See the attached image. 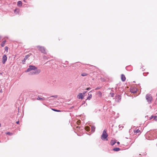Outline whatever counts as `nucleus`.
Here are the masks:
<instances>
[{"instance_id":"obj_1","label":"nucleus","mask_w":157,"mask_h":157,"mask_svg":"<svg viewBox=\"0 0 157 157\" xmlns=\"http://www.w3.org/2000/svg\"><path fill=\"white\" fill-rule=\"evenodd\" d=\"M29 73V75H34L35 74H38L40 73L41 70L40 69H37V67L35 66L29 65L27 70L25 71L26 72H30Z\"/></svg>"},{"instance_id":"obj_2","label":"nucleus","mask_w":157,"mask_h":157,"mask_svg":"<svg viewBox=\"0 0 157 157\" xmlns=\"http://www.w3.org/2000/svg\"><path fill=\"white\" fill-rule=\"evenodd\" d=\"M108 136V135L106 133V130L104 129L103 132L101 136V139L103 140H108V139L107 138Z\"/></svg>"},{"instance_id":"obj_3","label":"nucleus","mask_w":157,"mask_h":157,"mask_svg":"<svg viewBox=\"0 0 157 157\" xmlns=\"http://www.w3.org/2000/svg\"><path fill=\"white\" fill-rule=\"evenodd\" d=\"M146 99L149 103H150L152 101V97L151 95L149 94H147L146 96Z\"/></svg>"},{"instance_id":"obj_4","label":"nucleus","mask_w":157,"mask_h":157,"mask_svg":"<svg viewBox=\"0 0 157 157\" xmlns=\"http://www.w3.org/2000/svg\"><path fill=\"white\" fill-rule=\"evenodd\" d=\"M37 47L38 48L39 50L41 51L42 53H46L45 48L44 47L38 46H37Z\"/></svg>"},{"instance_id":"obj_5","label":"nucleus","mask_w":157,"mask_h":157,"mask_svg":"<svg viewBox=\"0 0 157 157\" xmlns=\"http://www.w3.org/2000/svg\"><path fill=\"white\" fill-rule=\"evenodd\" d=\"M7 60V57L6 55H4L2 56V63L3 64H4Z\"/></svg>"},{"instance_id":"obj_6","label":"nucleus","mask_w":157,"mask_h":157,"mask_svg":"<svg viewBox=\"0 0 157 157\" xmlns=\"http://www.w3.org/2000/svg\"><path fill=\"white\" fill-rule=\"evenodd\" d=\"M130 91L131 93H134L137 92V89L135 87L131 88L130 89Z\"/></svg>"},{"instance_id":"obj_7","label":"nucleus","mask_w":157,"mask_h":157,"mask_svg":"<svg viewBox=\"0 0 157 157\" xmlns=\"http://www.w3.org/2000/svg\"><path fill=\"white\" fill-rule=\"evenodd\" d=\"M29 55H28L25 56L24 59L22 61V63L23 64H24L25 61V60L29 57Z\"/></svg>"},{"instance_id":"obj_8","label":"nucleus","mask_w":157,"mask_h":157,"mask_svg":"<svg viewBox=\"0 0 157 157\" xmlns=\"http://www.w3.org/2000/svg\"><path fill=\"white\" fill-rule=\"evenodd\" d=\"M116 143V140H115V139H113L111 140V141L110 142V144L111 145L113 146Z\"/></svg>"},{"instance_id":"obj_9","label":"nucleus","mask_w":157,"mask_h":157,"mask_svg":"<svg viewBox=\"0 0 157 157\" xmlns=\"http://www.w3.org/2000/svg\"><path fill=\"white\" fill-rule=\"evenodd\" d=\"M91 92L90 91V92H89L88 94V97H87V99L86 100H90V99L91 98H92V94H91L90 93V92Z\"/></svg>"},{"instance_id":"obj_10","label":"nucleus","mask_w":157,"mask_h":157,"mask_svg":"<svg viewBox=\"0 0 157 157\" xmlns=\"http://www.w3.org/2000/svg\"><path fill=\"white\" fill-rule=\"evenodd\" d=\"M19 9L18 8L14 10V13L16 14H19Z\"/></svg>"},{"instance_id":"obj_11","label":"nucleus","mask_w":157,"mask_h":157,"mask_svg":"<svg viewBox=\"0 0 157 157\" xmlns=\"http://www.w3.org/2000/svg\"><path fill=\"white\" fill-rule=\"evenodd\" d=\"M78 98L79 99H82L83 98V95L82 93H80L78 95Z\"/></svg>"},{"instance_id":"obj_12","label":"nucleus","mask_w":157,"mask_h":157,"mask_svg":"<svg viewBox=\"0 0 157 157\" xmlns=\"http://www.w3.org/2000/svg\"><path fill=\"white\" fill-rule=\"evenodd\" d=\"M121 79L122 81L124 82L126 78L124 75L122 74L121 75Z\"/></svg>"},{"instance_id":"obj_13","label":"nucleus","mask_w":157,"mask_h":157,"mask_svg":"<svg viewBox=\"0 0 157 157\" xmlns=\"http://www.w3.org/2000/svg\"><path fill=\"white\" fill-rule=\"evenodd\" d=\"M22 2L21 1H19L17 2V5L18 6H22Z\"/></svg>"},{"instance_id":"obj_14","label":"nucleus","mask_w":157,"mask_h":157,"mask_svg":"<svg viewBox=\"0 0 157 157\" xmlns=\"http://www.w3.org/2000/svg\"><path fill=\"white\" fill-rule=\"evenodd\" d=\"M120 149L119 148H118V147L114 148L113 149V151H120Z\"/></svg>"},{"instance_id":"obj_15","label":"nucleus","mask_w":157,"mask_h":157,"mask_svg":"<svg viewBox=\"0 0 157 157\" xmlns=\"http://www.w3.org/2000/svg\"><path fill=\"white\" fill-rule=\"evenodd\" d=\"M6 40H4L2 42L1 44V46L3 47L4 46L6 42Z\"/></svg>"},{"instance_id":"obj_16","label":"nucleus","mask_w":157,"mask_h":157,"mask_svg":"<svg viewBox=\"0 0 157 157\" xmlns=\"http://www.w3.org/2000/svg\"><path fill=\"white\" fill-rule=\"evenodd\" d=\"M95 127L94 126H92L91 127V131L94 132L95 131Z\"/></svg>"},{"instance_id":"obj_17","label":"nucleus","mask_w":157,"mask_h":157,"mask_svg":"<svg viewBox=\"0 0 157 157\" xmlns=\"http://www.w3.org/2000/svg\"><path fill=\"white\" fill-rule=\"evenodd\" d=\"M37 99L38 100H45V98L44 97H43L42 98H40L39 97H38L37 98Z\"/></svg>"},{"instance_id":"obj_18","label":"nucleus","mask_w":157,"mask_h":157,"mask_svg":"<svg viewBox=\"0 0 157 157\" xmlns=\"http://www.w3.org/2000/svg\"><path fill=\"white\" fill-rule=\"evenodd\" d=\"M6 134L9 136H11L13 135V133H12L10 132H6Z\"/></svg>"},{"instance_id":"obj_19","label":"nucleus","mask_w":157,"mask_h":157,"mask_svg":"<svg viewBox=\"0 0 157 157\" xmlns=\"http://www.w3.org/2000/svg\"><path fill=\"white\" fill-rule=\"evenodd\" d=\"M85 128L86 130L87 131H89L90 130V128L88 126H86Z\"/></svg>"},{"instance_id":"obj_20","label":"nucleus","mask_w":157,"mask_h":157,"mask_svg":"<svg viewBox=\"0 0 157 157\" xmlns=\"http://www.w3.org/2000/svg\"><path fill=\"white\" fill-rule=\"evenodd\" d=\"M81 75L82 76H86L87 75V74L85 73H82Z\"/></svg>"},{"instance_id":"obj_21","label":"nucleus","mask_w":157,"mask_h":157,"mask_svg":"<svg viewBox=\"0 0 157 157\" xmlns=\"http://www.w3.org/2000/svg\"><path fill=\"white\" fill-rule=\"evenodd\" d=\"M52 110H53L56 111V112H60L61 111L60 110H57L55 109H52Z\"/></svg>"},{"instance_id":"obj_22","label":"nucleus","mask_w":157,"mask_h":157,"mask_svg":"<svg viewBox=\"0 0 157 157\" xmlns=\"http://www.w3.org/2000/svg\"><path fill=\"white\" fill-rule=\"evenodd\" d=\"M140 130H139V129L136 130V131H134L136 133H139V132H140Z\"/></svg>"},{"instance_id":"obj_23","label":"nucleus","mask_w":157,"mask_h":157,"mask_svg":"<svg viewBox=\"0 0 157 157\" xmlns=\"http://www.w3.org/2000/svg\"><path fill=\"white\" fill-rule=\"evenodd\" d=\"M5 51H7L8 49V48L7 47H6L5 48Z\"/></svg>"},{"instance_id":"obj_24","label":"nucleus","mask_w":157,"mask_h":157,"mask_svg":"<svg viewBox=\"0 0 157 157\" xmlns=\"http://www.w3.org/2000/svg\"><path fill=\"white\" fill-rule=\"evenodd\" d=\"M110 94L111 95V96L112 97H113V95H114V94L110 93Z\"/></svg>"},{"instance_id":"obj_25","label":"nucleus","mask_w":157,"mask_h":157,"mask_svg":"<svg viewBox=\"0 0 157 157\" xmlns=\"http://www.w3.org/2000/svg\"><path fill=\"white\" fill-rule=\"evenodd\" d=\"M157 117V116H154L153 118L155 120L156 119V118Z\"/></svg>"},{"instance_id":"obj_26","label":"nucleus","mask_w":157,"mask_h":157,"mask_svg":"<svg viewBox=\"0 0 157 157\" xmlns=\"http://www.w3.org/2000/svg\"><path fill=\"white\" fill-rule=\"evenodd\" d=\"M91 88L90 87H89V88H87L86 90H90L91 89Z\"/></svg>"},{"instance_id":"obj_27","label":"nucleus","mask_w":157,"mask_h":157,"mask_svg":"<svg viewBox=\"0 0 157 157\" xmlns=\"http://www.w3.org/2000/svg\"><path fill=\"white\" fill-rule=\"evenodd\" d=\"M57 95L52 96H51V97H54L55 98H57Z\"/></svg>"},{"instance_id":"obj_28","label":"nucleus","mask_w":157,"mask_h":157,"mask_svg":"<svg viewBox=\"0 0 157 157\" xmlns=\"http://www.w3.org/2000/svg\"><path fill=\"white\" fill-rule=\"evenodd\" d=\"M153 117H154V116H152L151 117V118H150V119H152V118H153Z\"/></svg>"},{"instance_id":"obj_29","label":"nucleus","mask_w":157,"mask_h":157,"mask_svg":"<svg viewBox=\"0 0 157 157\" xmlns=\"http://www.w3.org/2000/svg\"><path fill=\"white\" fill-rule=\"evenodd\" d=\"M16 123L17 124H19V121H17L16 122Z\"/></svg>"},{"instance_id":"obj_30","label":"nucleus","mask_w":157,"mask_h":157,"mask_svg":"<svg viewBox=\"0 0 157 157\" xmlns=\"http://www.w3.org/2000/svg\"><path fill=\"white\" fill-rule=\"evenodd\" d=\"M99 88H98V87H97L95 89V90H98V89H99Z\"/></svg>"},{"instance_id":"obj_31","label":"nucleus","mask_w":157,"mask_h":157,"mask_svg":"<svg viewBox=\"0 0 157 157\" xmlns=\"http://www.w3.org/2000/svg\"><path fill=\"white\" fill-rule=\"evenodd\" d=\"M87 92L86 91H84L83 92V94H85Z\"/></svg>"},{"instance_id":"obj_32","label":"nucleus","mask_w":157,"mask_h":157,"mask_svg":"<svg viewBox=\"0 0 157 157\" xmlns=\"http://www.w3.org/2000/svg\"><path fill=\"white\" fill-rule=\"evenodd\" d=\"M117 144H120V142H117Z\"/></svg>"},{"instance_id":"obj_33","label":"nucleus","mask_w":157,"mask_h":157,"mask_svg":"<svg viewBox=\"0 0 157 157\" xmlns=\"http://www.w3.org/2000/svg\"><path fill=\"white\" fill-rule=\"evenodd\" d=\"M0 92H2V90H0Z\"/></svg>"},{"instance_id":"obj_34","label":"nucleus","mask_w":157,"mask_h":157,"mask_svg":"<svg viewBox=\"0 0 157 157\" xmlns=\"http://www.w3.org/2000/svg\"><path fill=\"white\" fill-rule=\"evenodd\" d=\"M1 127V124H0V127Z\"/></svg>"},{"instance_id":"obj_35","label":"nucleus","mask_w":157,"mask_h":157,"mask_svg":"<svg viewBox=\"0 0 157 157\" xmlns=\"http://www.w3.org/2000/svg\"><path fill=\"white\" fill-rule=\"evenodd\" d=\"M99 92L100 94H101V92Z\"/></svg>"},{"instance_id":"obj_36","label":"nucleus","mask_w":157,"mask_h":157,"mask_svg":"<svg viewBox=\"0 0 157 157\" xmlns=\"http://www.w3.org/2000/svg\"><path fill=\"white\" fill-rule=\"evenodd\" d=\"M24 1L25 2V0H24Z\"/></svg>"}]
</instances>
